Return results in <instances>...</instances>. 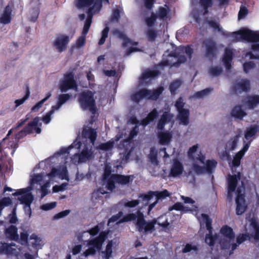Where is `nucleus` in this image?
Instances as JSON below:
<instances>
[{"label":"nucleus","mask_w":259,"mask_h":259,"mask_svg":"<svg viewBox=\"0 0 259 259\" xmlns=\"http://www.w3.org/2000/svg\"><path fill=\"white\" fill-rule=\"evenodd\" d=\"M250 89V83L247 79L237 80L234 85V90L236 93L247 92Z\"/></svg>","instance_id":"25"},{"label":"nucleus","mask_w":259,"mask_h":259,"mask_svg":"<svg viewBox=\"0 0 259 259\" xmlns=\"http://www.w3.org/2000/svg\"><path fill=\"white\" fill-rule=\"evenodd\" d=\"M67 185V183H65L60 186L56 185L53 187V191L55 193L59 191H63L65 189Z\"/></svg>","instance_id":"64"},{"label":"nucleus","mask_w":259,"mask_h":259,"mask_svg":"<svg viewBox=\"0 0 259 259\" xmlns=\"http://www.w3.org/2000/svg\"><path fill=\"white\" fill-rule=\"evenodd\" d=\"M233 52L231 49L227 48L225 49V54L223 58V61L227 69L229 70L232 60Z\"/></svg>","instance_id":"32"},{"label":"nucleus","mask_w":259,"mask_h":259,"mask_svg":"<svg viewBox=\"0 0 259 259\" xmlns=\"http://www.w3.org/2000/svg\"><path fill=\"white\" fill-rule=\"evenodd\" d=\"M112 241H110L106 245L105 250L102 251V256L104 259H109L112 254Z\"/></svg>","instance_id":"40"},{"label":"nucleus","mask_w":259,"mask_h":259,"mask_svg":"<svg viewBox=\"0 0 259 259\" xmlns=\"http://www.w3.org/2000/svg\"><path fill=\"white\" fill-rule=\"evenodd\" d=\"M213 91L212 88H207L202 91L196 92L190 97V99H201L207 96Z\"/></svg>","instance_id":"38"},{"label":"nucleus","mask_w":259,"mask_h":259,"mask_svg":"<svg viewBox=\"0 0 259 259\" xmlns=\"http://www.w3.org/2000/svg\"><path fill=\"white\" fill-rule=\"evenodd\" d=\"M109 31V28L108 27H106L102 31L101 38L98 43L100 46L104 44L106 38L108 37Z\"/></svg>","instance_id":"52"},{"label":"nucleus","mask_w":259,"mask_h":259,"mask_svg":"<svg viewBox=\"0 0 259 259\" xmlns=\"http://www.w3.org/2000/svg\"><path fill=\"white\" fill-rule=\"evenodd\" d=\"M240 180V173L237 172V175H229L228 178V194L227 199L229 201L233 199V194L236 189V185L238 180Z\"/></svg>","instance_id":"21"},{"label":"nucleus","mask_w":259,"mask_h":259,"mask_svg":"<svg viewBox=\"0 0 259 259\" xmlns=\"http://www.w3.org/2000/svg\"><path fill=\"white\" fill-rule=\"evenodd\" d=\"M158 138L161 144L167 145L170 141L171 135L168 132H160L159 133Z\"/></svg>","instance_id":"36"},{"label":"nucleus","mask_w":259,"mask_h":259,"mask_svg":"<svg viewBox=\"0 0 259 259\" xmlns=\"http://www.w3.org/2000/svg\"><path fill=\"white\" fill-rule=\"evenodd\" d=\"M182 83V81L180 79H176L172 81L169 87L171 93L173 94H175L176 91L180 87Z\"/></svg>","instance_id":"47"},{"label":"nucleus","mask_w":259,"mask_h":259,"mask_svg":"<svg viewBox=\"0 0 259 259\" xmlns=\"http://www.w3.org/2000/svg\"><path fill=\"white\" fill-rule=\"evenodd\" d=\"M13 195L20 196L18 199L21 203L25 204L24 209L25 212L30 214V205L33 200V197L31 193L27 191L25 189H22L14 193Z\"/></svg>","instance_id":"16"},{"label":"nucleus","mask_w":259,"mask_h":259,"mask_svg":"<svg viewBox=\"0 0 259 259\" xmlns=\"http://www.w3.org/2000/svg\"><path fill=\"white\" fill-rule=\"evenodd\" d=\"M174 115L169 112H164L160 117L158 124L157 128L159 130L163 129L164 125L167 123L174 122Z\"/></svg>","instance_id":"24"},{"label":"nucleus","mask_w":259,"mask_h":259,"mask_svg":"<svg viewBox=\"0 0 259 259\" xmlns=\"http://www.w3.org/2000/svg\"><path fill=\"white\" fill-rule=\"evenodd\" d=\"M28 237V233L26 231H23V232L20 233V240L22 244H26L27 243Z\"/></svg>","instance_id":"59"},{"label":"nucleus","mask_w":259,"mask_h":259,"mask_svg":"<svg viewBox=\"0 0 259 259\" xmlns=\"http://www.w3.org/2000/svg\"><path fill=\"white\" fill-rule=\"evenodd\" d=\"M17 230V228L13 225H11L6 228L5 230V235L7 238L13 240H18L19 239V235Z\"/></svg>","instance_id":"31"},{"label":"nucleus","mask_w":259,"mask_h":259,"mask_svg":"<svg viewBox=\"0 0 259 259\" xmlns=\"http://www.w3.org/2000/svg\"><path fill=\"white\" fill-rule=\"evenodd\" d=\"M240 138V135H236L231 138L226 143L225 148L226 152L236 149L239 144Z\"/></svg>","instance_id":"28"},{"label":"nucleus","mask_w":259,"mask_h":259,"mask_svg":"<svg viewBox=\"0 0 259 259\" xmlns=\"http://www.w3.org/2000/svg\"><path fill=\"white\" fill-rule=\"evenodd\" d=\"M31 241V244L33 246L36 248H39L42 246V241L40 237H38L35 234H32L30 237Z\"/></svg>","instance_id":"44"},{"label":"nucleus","mask_w":259,"mask_h":259,"mask_svg":"<svg viewBox=\"0 0 259 259\" xmlns=\"http://www.w3.org/2000/svg\"><path fill=\"white\" fill-rule=\"evenodd\" d=\"M97 132L91 127H85L83 129L82 133V141L78 140V137L72 145L67 149L61 150V153H69V150L75 148L76 149L80 148L81 143L82 142L84 147L80 154L75 153V155L78 157L79 162H84L91 159L93 157V146L97 138Z\"/></svg>","instance_id":"2"},{"label":"nucleus","mask_w":259,"mask_h":259,"mask_svg":"<svg viewBox=\"0 0 259 259\" xmlns=\"http://www.w3.org/2000/svg\"><path fill=\"white\" fill-rule=\"evenodd\" d=\"M133 179V176L112 175L107 181L106 187L108 190L112 191L115 188V183L126 185L132 181Z\"/></svg>","instance_id":"17"},{"label":"nucleus","mask_w":259,"mask_h":259,"mask_svg":"<svg viewBox=\"0 0 259 259\" xmlns=\"http://www.w3.org/2000/svg\"><path fill=\"white\" fill-rule=\"evenodd\" d=\"M69 42V36L60 34L56 37L54 41L53 45L56 50L61 53L66 50Z\"/></svg>","instance_id":"22"},{"label":"nucleus","mask_w":259,"mask_h":259,"mask_svg":"<svg viewBox=\"0 0 259 259\" xmlns=\"http://www.w3.org/2000/svg\"><path fill=\"white\" fill-rule=\"evenodd\" d=\"M202 47L205 48L206 57L209 59L214 57L217 53L216 45L214 41L211 39L204 40Z\"/></svg>","instance_id":"23"},{"label":"nucleus","mask_w":259,"mask_h":259,"mask_svg":"<svg viewBox=\"0 0 259 259\" xmlns=\"http://www.w3.org/2000/svg\"><path fill=\"white\" fill-rule=\"evenodd\" d=\"M244 193L245 186L243 182H241V185L237 188V196L235 199L236 203V210L237 215H241L243 213L247 207Z\"/></svg>","instance_id":"15"},{"label":"nucleus","mask_w":259,"mask_h":259,"mask_svg":"<svg viewBox=\"0 0 259 259\" xmlns=\"http://www.w3.org/2000/svg\"><path fill=\"white\" fill-rule=\"evenodd\" d=\"M78 101L83 109L89 110L93 114L95 113L96 107L92 92L88 91L82 93L80 95Z\"/></svg>","instance_id":"13"},{"label":"nucleus","mask_w":259,"mask_h":259,"mask_svg":"<svg viewBox=\"0 0 259 259\" xmlns=\"http://www.w3.org/2000/svg\"><path fill=\"white\" fill-rule=\"evenodd\" d=\"M136 219V229L138 231L144 234L151 233L154 231L155 230L154 225L156 224L163 228H166L169 225L167 220H165L164 222H161V218H158L157 219H153L150 222H146L144 219L143 214L139 210L137 211V214L130 213L126 215L121 220L119 221L117 224L134 221Z\"/></svg>","instance_id":"5"},{"label":"nucleus","mask_w":259,"mask_h":259,"mask_svg":"<svg viewBox=\"0 0 259 259\" xmlns=\"http://www.w3.org/2000/svg\"><path fill=\"white\" fill-rule=\"evenodd\" d=\"M193 53L192 50L189 47L180 46L175 51V53L170 54L165 52L163 54V58L161 62L157 65V68H160L163 66H177L179 64L184 63L186 57L181 53H185L190 59Z\"/></svg>","instance_id":"6"},{"label":"nucleus","mask_w":259,"mask_h":259,"mask_svg":"<svg viewBox=\"0 0 259 259\" xmlns=\"http://www.w3.org/2000/svg\"><path fill=\"white\" fill-rule=\"evenodd\" d=\"M156 18L157 16L154 14L152 13L150 17L148 18L145 20L147 25L149 27L152 26L156 21Z\"/></svg>","instance_id":"60"},{"label":"nucleus","mask_w":259,"mask_h":259,"mask_svg":"<svg viewBox=\"0 0 259 259\" xmlns=\"http://www.w3.org/2000/svg\"><path fill=\"white\" fill-rule=\"evenodd\" d=\"M245 234H240L237 238V243H234L235 235L233 230L227 226L223 227L221 232L223 235L220 244L223 248H230L233 251L237 246L248 239L256 243L259 240V224L255 219L248 220L245 226Z\"/></svg>","instance_id":"1"},{"label":"nucleus","mask_w":259,"mask_h":259,"mask_svg":"<svg viewBox=\"0 0 259 259\" xmlns=\"http://www.w3.org/2000/svg\"><path fill=\"white\" fill-rule=\"evenodd\" d=\"M200 3L201 6L204 9V12L203 13L204 15L206 14L207 12L208 8L210 7L212 5V1L211 0H200Z\"/></svg>","instance_id":"53"},{"label":"nucleus","mask_w":259,"mask_h":259,"mask_svg":"<svg viewBox=\"0 0 259 259\" xmlns=\"http://www.w3.org/2000/svg\"><path fill=\"white\" fill-rule=\"evenodd\" d=\"M56 178L69 180L66 166L63 165L59 168H53L50 173L46 175L44 173H41L31 176L30 185L25 189L29 192L35 184L40 185L41 198H42L49 192L48 188L50 187V182L53 181Z\"/></svg>","instance_id":"3"},{"label":"nucleus","mask_w":259,"mask_h":259,"mask_svg":"<svg viewBox=\"0 0 259 259\" xmlns=\"http://www.w3.org/2000/svg\"><path fill=\"white\" fill-rule=\"evenodd\" d=\"M56 202H53L49 203H47L41 206V209L44 210H49L52 209L56 207Z\"/></svg>","instance_id":"61"},{"label":"nucleus","mask_w":259,"mask_h":259,"mask_svg":"<svg viewBox=\"0 0 259 259\" xmlns=\"http://www.w3.org/2000/svg\"><path fill=\"white\" fill-rule=\"evenodd\" d=\"M52 96L51 93L49 92L47 94V96L41 100L40 101L37 103L35 106L31 108L32 112H36L40 108L42 104Z\"/></svg>","instance_id":"48"},{"label":"nucleus","mask_w":259,"mask_h":259,"mask_svg":"<svg viewBox=\"0 0 259 259\" xmlns=\"http://www.w3.org/2000/svg\"><path fill=\"white\" fill-rule=\"evenodd\" d=\"M114 145V141H109L106 143L101 144L97 148L100 150L108 151L113 148Z\"/></svg>","instance_id":"45"},{"label":"nucleus","mask_w":259,"mask_h":259,"mask_svg":"<svg viewBox=\"0 0 259 259\" xmlns=\"http://www.w3.org/2000/svg\"><path fill=\"white\" fill-rule=\"evenodd\" d=\"M149 158L152 164L155 166L158 165V161L157 159V151L155 148H151L150 152L149 154Z\"/></svg>","instance_id":"46"},{"label":"nucleus","mask_w":259,"mask_h":259,"mask_svg":"<svg viewBox=\"0 0 259 259\" xmlns=\"http://www.w3.org/2000/svg\"><path fill=\"white\" fill-rule=\"evenodd\" d=\"M175 107L178 112V118L180 123L187 125L189 123V110L186 107V103L182 97H180L176 102Z\"/></svg>","instance_id":"14"},{"label":"nucleus","mask_w":259,"mask_h":259,"mask_svg":"<svg viewBox=\"0 0 259 259\" xmlns=\"http://www.w3.org/2000/svg\"><path fill=\"white\" fill-rule=\"evenodd\" d=\"M233 34L239 35L240 38L253 42L251 46L252 51L247 53L246 57H248L251 59H259V56L256 54V52H259V32L245 29L234 32Z\"/></svg>","instance_id":"8"},{"label":"nucleus","mask_w":259,"mask_h":259,"mask_svg":"<svg viewBox=\"0 0 259 259\" xmlns=\"http://www.w3.org/2000/svg\"><path fill=\"white\" fill-rule=\"evenodd\" d=\"M254 66V63H253L252 62L250 61L249 62H246L243 64L244 71L246 73H247L250 70L253 69Z\"/></svg>","instance_id":"63"},{"label":"nucleus","mask_w":259,"mask_h":259,"mask_svg":"<svg viewBox=\"0 0 259 259\" xmlns=\"http://www.w3.org/2000/svg\"><path fill=\"white\" fill-rule=\"evenodd\" d=\"M39 8L38 7L34 8L33 9L31 12V17H30V20L31 21L35 22L37 18V17L39 14Z\"/></svg>","instance_id":"54"},{"label":"nucleus","mask_w":259,"mask_h":259,"mask_svg":"<svg viewBox=\"0 0 259 259\" xmlns=\"http://www.w3.org/2000/svg\"><path fill=\"white\" fill-rule=\"evenodd\" d=\"M60 89L62 92H66L69 89L77 90V85L72 72L67 74L61 82Z\"/></svg>","instance_id":"20"},{"label":"nucleus","mask_w":259,"mask_h":259,"mask_svg":"<svg viewBox=\"0 0 259 259\" xmlns=\"http://www.w3.org/2000/svg\"><path fill=\"white\" fill-rule=\"evenodd\" d=\"M11 9L8 6L6 7L4 13L0 17V22L3 24H8L11 21Z\"/></svg>","instance_id":"34"},{"label":"nucleus","mask_w":259,"mask_h":259,"mask_svg":"<svg viewBox=\"0 0 259 259\" xmlns=\"http://www.w3.org/2000/svg\"><path fill=\"white\" fill-rule=\"evenodd\" d=\"M70 212V210H65L62 211L57 214H56L54 216L53 219L54 220H59L60 219L63 218L67 216V215H68L69 214Z\"/></svg>","instance_id":"58"},{"label":"nucleus","mask_w":259,"mask_h":259,"mask_svg":"<svg viewBox=\"0 0 259 259\" xmlns=\"http://www.w3.org/2000/svg\"><path fill=\"white\" fill-rule=\"evenodd\" d=\"M113 33L116 35L117 37L122 39L123 40L122 43L123 47H126L128 44L136 46L138 44L137 42H134L127 38L124 34V33L117 29L114 30L112 31Z\"/></svg>","instance_id":"29"},{"label":"nucleus","mask_w":259,"mask_h":259,"mask_svg":"<svg viewBox=\"0 0 259 259\" xmlns=\"http://www.w3.org/2000/svg\"><path fill=\"white\" fill-rule=\"evenodd\" d=\"M139 203H140V200H133L132 201H129L126 202L124 204V206L125 207H127L133 208V207H134L136 206L137 205H138L139 204Z\"/></svg>","instance_id":"62"},{"label":"nucleus","mask_w":259,"mask_h":259,"mask_svg":"<svg viewBox=\"0 0 259 259\" xmlns=\"http://www.w3.org/2000/svg\"><path fill=\"white\" fill-rule=\"evenodd\" d=\"M39 121V118L38 117L34 118L32 121L28 123L25 128L16 135V138L18 139H21L27 134L32 133L34 130L37 134H40L41 131V128L39 127H36L38 125Z\"/></svg>","instance_id":"18"},{"label":"nucleus","mask_w":259,"mask_h":259,"mask_svg":"<svg viewBox=\"0 0 259 259\" xmlns=\"http://www.w3.org/2000/svg\"><path fill=\"white\" fill-rule=\"evenodd\" d=\"M198 250V246L194 244L187 243L182 250L183 253H197Z\"/></svg>","instance_id":"43"},{"label":"nucleus","mask_w":259,"mask_h":259,"mask_svg":"<svg viewBox=\"0 0 259 259\" xmlns=\"http://www.w3.org/2000/svg\"><path fill=\"white\" fill-rule=\"evenodd\" d=\"M29 97V92L28 91L25 95L24 97H23L22 99H18L15 100V109L17 108L20 105H22L24 103V102L28 99Z\"/></svg>","instance_id":"55"},{"label":"nucleus","mask_w":259,"mask_h":259,"mask_svg":"<svg viewBox=\"0 0 259 259\" xmlns=\"http://www.w3.org/2000/svg\"><path fill=\"white\" fill-rule=\"evenodd\" d=\"M169 196L168 192L166 190L162 191H149L147 194H142L139 196L141 200L147 205L153 197H155V201L149 206L148 213L158 203L159 199H163Z\"/></svg>","instance_id":"12"},{"label":"nucleus","mask_w":259,"mask_h":259,"mask_svg":"<svg viewBox=\"0 0 259 259\" xmlns=\"http://www.w3.org/2000/svg\"><path fill=\"white\" fill-rule=\"evenodd\" d=\"M203 222L205 224L207 229L209 231V234L206 235L205 242L209 246H212L217 242L218 237L217 235L213 236L211 229V220L209 218L208 216L205 214H201V223Z\"/></svg>","instance_id":"19"},{"label":"nucleus","mask_w":259,"mask_h":259,"mask_svg":"<svg viewBox=\"0 0 259 259\" xmlns=\"http://www.w3.org/2000/svg\"><path fill=\"white\" fill-rule=\"evenodd\" d=\"M11 203V199L9 197H5L0 201V208L3 209L5 206H9Z\"/></svg>","instance_id":"56"},{"label":"nucleus","mask_w":259,"mask_h":259,"mask_svg":"<svg viewBox=\"0 0 259 259\" xmlns=\"http://www.w3.org/2000/svg\"><path fill=\"white\" fill-rule=\"evenodd\" d=\"M249 147V143H246L244 145L243 148L236 153L234 157L232 163L234 166H238L240 164V160L244 156L245 153L248 150Z\"/></svg>","instance_id":"27"},{"label":"nucleus","mask_w":259,"mask_h":259,"mask_svg":"<svg viewBox=\"0 0 259 259\" xmlns=\"http://www.w3.org/2000/svg\"><path fill=\"white\" fill-rule=\"evenodd\" d=\"M163 91V87H159L155 90L151 91L146 89H143L131 96V100L138 103L142 99H149L151 100H157Z\"/></svg>","instance_id":"10"},{"label":"nucleus","mask_w":259,"mask_h":259,"mask_svg":"<svg viewBox=\"0 0 259 259\" xmlns=\"http://www.w3.org/2000/svg\"><path fill=\"white\" fill-rule=\"evenodd\" d=\"M56 111L52 107L51 109L43 117L42 120L46 123L48 124L51 120V116L54 113L55 111Z\"/></svg>","instance_id":"51"},{"label":"nucleus","mask_w":259,"mask_h":259,"mask_svg":"<svg viewBox=\"0 0 259 259\" xmlns=\"http://www.w3.org/2000/svg\"><path fill=\"white\" fill-rule=\"evenodd\" d=\"M9 222L11 224H15L17 222L18 219L16 216V208H13L12 213L9 215Z\"/></svg>","instance_id":"57"},{"label":"nucleus","mask_w":259,"mask_h":259,"mask_svg":"<svg viewBox=\"0 0 259 259\" xmlns=\"http://www.w3.org/2000/svg\"><path fill=\"white\" fill-rule=\"evenodd\" d=\"M258 130L257 126H251L246 130V133L245 135V138L246 140H248L250 138L254 136Z\"/></svg>","instance_id":"49"},{"label":"nucleus","mask_w":259,"mask_h":259,"mask_svg":"<svg viewBox=\"0 0 259 259\" xmlns=\"http://www.w3.org/2000/svg\"><path fill=\"white\" fill-rule=\"evenodd\" d=\"M159 74V72L157 70H148L145 71L142 74V79L146 82V80L154 77Z\"/></svg>","instance_id":"42"},{"label":"nucleus","mask_w":259,"mask_h":259,"mask_svg":"<svg viewBox=\"0 0 259 259\" xmlns=\"http://www.w3.org/2000/svg\"><path fill=\"white\" fill-rule=\"evenodd\" d=\"M222 68L219 66H212L208 71L209 75L211 76H217L222 72Z\"/></svg>","instance_id":"50"},{"label":"nucleus","mask_w":259,"mask_h":259,"mask_svg":"<svg viewBox=\"0 0 259 259\" xmlns=\"http://www.w3.org/2000/svg\"><path fill=\"white\" fill-rule=\"evenodd\" d=\"M196 159L197 161L193 164L192 169L197 174L205 171L210 173L217 165V162L213 160H207L205 164V157L201 153L196 157Z\"/></svg>","instance_id":"11"},{"label":"nucleus","mask_w":259,"mask_h":259,"mask_svg":"<svg viewBox=\"0 0 259 259\" xmlns=\"http://www.w3.org/2000/svg\"><path fill=\"white\" fill-rule=\"evenodd\" d=\"M158 116V112L156 109H154L152 111H151L148 115L146 118L143 119L141 121V124L146 126L149 122L154 120L155 118H156Z\"/></svg>","instance_id":"37"},{"label":"nucleus","mask_w":259,"mask_h":259,"mask_svg":"<svg viewBox=\"0 0 259 259\" xmlns=\"http://www.w3.org/2000/svg\"><path fill=\"white\" fill-rule=\"evenodd\" d=\"M0 250L2 253L7 254L17 255L18 253L17 248L14 243H2L0 247Z\"/></svg>","instance_id":"26"},{"label":"nucleus","mask_w":259,"mask_h":259,"mask_svg":"<svg viewBox=\"0 0 259 259\" xmlns=\"http://www.w3.org/2000/svg\"><path fill=\"white\" fill-rule=\"evenodd\" d=\"M70 97V95L68 94L60 95L58 98L57 104L52 107L56 111L59 110L61 106L69 100Z\"/></svg>","instance_id":"33"},{"label":"nucleus","mask_w":259,"mask_h":259,"mask_svg":"<svg viewBox=\"0 0 259 259\" xmlns=\"http://www.w3.org/2000/svg\"><path fill=\"white\" fill-rule=\"evenodd\" d=\"M108 233L102 232L99 236L90 241H89L91 236L90 233L87 231H83L78 233L77 235V239L80 241H88V245L90 247L83 253V255L87 257L90 255L95 254L96 250L100 249L102 245V243L105 241Z\"/></svg>","instance_id":"7"},{"label":"nucleus","mask_w":259,"mask_h":259,"mask_svg":"<svg viewBox=\"0 0 259 259\" xmlns=\"http://www.w3.org/2000/svg\"><path fill=\"white\" fill-rule=\"evenodd\" d=\"M231 115L236 118L242 119L246 115V113L241 109V106H236L233 109Z\"/></svg>","instance_id":"39"},{"label":"nucleus","mask_w":259,"mask_h":259,"mask_svg":"<svg viewBox=\"0 0 259 259\" xmlns=\"http://www.w3.org/2000/svg\"><path fill=\"white\" fill-rule=\"evenodd\" d=\"M258 104L259 96H250L248 97V100L247 101V106L248 107L249 109L254 108Z\"/></svg>","instance_id":"41"},{"label":"nucleus","mask_w":259,"mask_h":259,"mask_svg":"<svg viewBox=\"0 0 259 259\" xmlns=\"http://www.w3.org/2000/svg\"><path fill=\"white\" fill-rule=\"evenodd\" d=\"M184 168L182 164L177 160H175L170 170V175L173 177H177L181 175Z\"/></svg>","instance_id":"30"},{"label":"nucleus","mask_w":259,"mask_h":259,"mask_svg":"<svg viewBox=\"0 0 259 259\" xmlns=\"http://www.w3.org/2000/svg\"><path fill=\"white\" fill-rule=\"evenodd\" d=\"M196 208L197 207L194 205H192L191 207L188 208V207L184 206L181 203L177 202L171 207H170L168 210L169 211H171L174 209L180 211H193L196 210Z\"/></svg>","instance_id":"35"},{"label":"nucleus","mask_w":259,"mask_h":259,"mask_svg":"<svg viewBox=\"0 0 259 259\" xmlns=\"http://www.w3.org/2000/svg\"><path fill=\"white\" fill-rule=\"evenodd\" d=\"M109 3L108 0H76V7L78 9L87 8V18L84 22L81 36L77 39L76 46L77 48L83 46L85 42V35L88 33L92 22L94 15L98 13L102 7V2Z\"/></svg>","instance_id":"4"},{"label":"nucleus","mask_w":259,"mask_h":259,"mask_svg":"<svg viewBox=\"0 0 259 259\" xmlns=\"http://www.w3.org/2000/svg\"><path fill=\"white\" fill-rule=\"evenodd\" d=\"M139 133V127L135 125L130 132L129 138L120 142L118 145L119 154L122 160L127 162L130 158H133V154L135 152V148L132 145L131 140L136 136Z\"/></svg>","instance_id":"9"}]
</instances>
